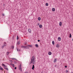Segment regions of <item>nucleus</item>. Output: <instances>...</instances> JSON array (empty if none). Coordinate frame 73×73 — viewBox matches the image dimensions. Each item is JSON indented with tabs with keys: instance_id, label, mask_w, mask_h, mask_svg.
<instances>
[{
	"instance_id": "nucleus-23",
	"label": "nucleus",
	"mask_w": 73,
	"mask_h": 73,
	"mask_svg": "<svg viewBox=\"0 0 73 73\" xmlns=\"http://www.w3.org/2000/svg\"><path fill=\"white\" fill-rule=\"evenodd\" d=\"M20 44V41H18L17 42V44L18 45H19Z\"/></svg>"
},
{
	"instance_id": "nucleus-26",
	"label": "nucleus",
	"mask_w": 73,
	"mask_h": 73,
	"mask_svg": "<svg viewBox=\"0 0 73 73\" xmlns=\"http://www.w3.org/2000/svg\"><path fill=\"white\" fill-rule=\"evenodd\" d=\"M4 45H3V46H2L1 47V48H2V49H3V48H4Z\"/></svg>"
},
{
	"instance_id": "nucleus-41",
	"label": "nucleus",
	"mask_w": 73,
	"mask_h": 73,
	"mask_svg": "<svg viewBox=\"0 0 73 73\" xmlns=\"http://www.w3.org/2000/svg\"><path fill=\"white\" fill-rule=\"evenodd\" d=\"M25 73H28V72H26Z\"/></svg>"
},
{
	"instance_id": "nucleus-8",
	"label": "nucleus",
	"mask_w": 73,
	"mask_h": 73,
	"mask_svg": "<svg viewBox=\"0 0 73 73\" xmlns=\"http://www.w3.org/2000/svg\"><path fill=\"white\" fill-rule=\"evenodd\" d=\"M59 25L60 27H61V26H62V22H60L59 23Z\"/></svg>"
},
{
	"instance_id": "nucleus-44",
	"label": "nucleus",
	"mask_w": 73,
	"mask_h": 73,
	"mask_svg": "<svg viewBox=\"0 0 73 73\" xmlns=\"http://www.w3.org/2000/svg\"><path fill=\"white\" fill-rule=\"evenodd\" d=\"M56 65H55V67H56Z\"/></svg>"
},
{
	"instance_id": "nucleus-30",
	"label": "nucleus",
	"mask_w": 73,
	"mask_h": 73,
	"mask_svg": "<svg viewBox=\"0 0 73 73\" xmlns=\"http://www.w3.org/2000/svg\"><path fill=\"white\" fill-rule=\"evenodd\" d=\"M17 40H19V36H17Z\"/></svg>"
},
{
	"instance_id": "nucleus-42",
	"label": "nucleus",
	"mask_w": 73,
	"mask_h": 73,
	"mask_svg": "<svg viewBox=\"0 0 73 73\" xmlns=\"http://www.w3.org/2000/svg\"><path fill=\"white\" fill-rule=\"evenodd\" d=\"M38 25H39V23H38Z\"/></svg>"
},
{
	"instance_id": "nucleus-35",
	"label": "nucleus",
	"mask_w": 73,
	"mask_h": 73,
	"mask_svg": "<svg viewBox=\"0 0 73 73\" xmlns=\"http://www.w3.org/2000/svg\"><path fill=\"white\" fill-rule=\"evenodd\" d=\"M38 42H40V40H38Z\"/></svg>"
},
{
	"instance_id": "nucleus-12",
	"label": "nucleus",
	"mask_w": 73,
	"mask_h": 73,
	"mask_svg": "<svg viewBox=\"0 0 73 73\" xmlns=\"http://www.w3.org/2000/svg\"><path fill=\"white\" fill-rule=\"evenodd\" d=\"M4 45L5 46L6 45H7V43H6V42H4Z\"/></svg>"
},
{
	"instance_id": "nucleus-3",
	"label": "nucleus",
	"mask_w": 73,
	"mask_h": 73,
	"mask_svg": "<svg viewBox=\"0 0 73 73\" xmlns=\"http://www.w3.org/2000/svg\"><path fill=\"white\" fill-rule=\"evenodd\" d=\"M29 46H28V45L27 46H25L24 49H29Z\"/></svg>"
},
{
	"instance_id": "nucleus-37",
	"label": "nucleus",
	"mask_w": 73,
	"mask_h": 73,
	"mask_svg": "<svg viewBox=\"0 0 73 73\" xmlns=\"http://www.w3.org/2000/svg\"><path fill=\"white\" fill-rule=\"evenodd\" d=\"M4 67H7V66L6 65H5V66H4Z\"/></svg>"
},
{
	"instance_id": "nucleus-39",
	"label": "nucleus",
	"mask_w": 73,
	"mask_h": 73,
	"mask_svg": "<svg viewBox=\"0 0 73 73\" xmlns=\"http://www.w3.org/2000/svg\"><path fill=\"white\" fill-rule=\"evenodd\" d=\"M68 70H66V73H68Z\"/></svg>"
},
{
	"instance_id": "nucleus-16",
	"label": "nucleus",
	"mask_w": 73,
	"mask_h": 73,
	"mask_svg": "<svg viewBox=\"0 0 73 73\" xmlns=\"http://www.w3.org/2000/svg\"><path fill=\"white\" fill-rule=\"evenodd\" d=\"M0 69L1 70H3V68H1V66L0 67Z\"/></svg>"
},
{
	"instance_id": "nucleus-17",
	"label": "nucleus",
	"mask_w": 73,
	"mask_h": 73,
	"mask_svg": "<svg viewBox=\"0 0 73 73\" xmlns=\"http://www.w3.org/2000/svg\"><path fill=\"white\" fill-rule=\"evenodd\" d=\"M4 68L5 69H6V70H8V68L4 67Z\"/></svg>"
},
{
	"instance_id": "nucleus-43",
	"label": "nucleus",
	"mask_w": 73,
	"mask_h": 73,
	"mask_svg": "<svg viewBox=\"0 0 73 73\" xmlns=\"http://www.w3.org/2000/svg\"><path fill=\"white\" fill-rule=\"evenodd\" d=\"M72 41H73V38L72 39Z\"/></svg>"
},
{
	"instance_id": "nucleus-15",
	"label": "nucleus",
	"mask_w": 73,
	"mask_h": 73,
	"mask_svg": "<svg viewBox=\"0 0 73 73\" xmlns=\"http://www.w3.org/2000/svg\"><path fill=\"white\" fill-rule=\"evenodd\" d=\"M35 46L36 48H38V45L37 44H35Z\"/></svg>"
},
{
	"instance_id": "nucleus-32",
	"label": "nucleus",
	"mask_w": 73,
	"mask_h": 73,
	"mask_svg": "<svg viewBox=\"0 0 73 73\" xmlns=\"http://www.w3.org/2000/svg\"><path fill=\"white\" fill-rule=\"evenodd\" d=\"M10 62H11L12 63L13 61H12V60H10Z\"/></svg>"
},
{
	"instance_id": "nucleus-14",
	"label": "nucleus",
	"mask_w": 73,
	"mask_h": 73,
	"mask_svg": "<svg viewBox=\"0 0 73 73\" xmlns=\"http://www.w3.org/2000/svg\"><path fill=\"white\" fill-rule=\"evenodd\" d=\"M38 20L39 21H40V20H41V18H40V17H39L38 18Z\"/></svg>"
},
{
	"instance_id": "nucleus-10",
	"label": "nucleus",
	"mask_w": 73,
	"mask_h": 73,
	"mask_svg": "<svg viewBox=\"0 0 73 73\" xmlns=\"http://www.w3.org/2000/svg\"><path fill=\"white\" fill-rule=\"evenodd\" d=\"M52 11L53 12H54V11H55V9H54V8H53L52 9Z\"/></svg>"
},
{
	"instance_id": "nucleus-4",
	"label": "nucleus",
	"mask_w": 73,
	"mask_h": 73,
	"mask_svg": "<svg viewBox=\"0 0 73 73\" xmlns=\"http://www.w3.org/2000/svg\"><path fill=\"white\" fill-rule=\"evenodd\" d=\"M28 32H29V33H31V29H28Z\"/></svg>"
},
{
	"instance_id": "nucleus-46",
	"label": "nucleus",
	"mask_w": 73,
	"mask_h": 73,
	"mask_svg": "<svg viewBox=\"0 0 73 73\" xmlns=\"http://www.w3.org/2000/svg\"><path fill=\"white\" fill-rule=\"evenodd\" d=\"M71 73H73V72H72Z\"/></svg>"
},
{
	"instance_id": "nucleus-27",
	"label": "nucleus",
	"mask_w": 73,
	"mask_h": 73,
	"mask_svg": "<svg viewBox=\"0 0 73 73\" xmlns=\"http://www.w3.org/2000/svg\"><path fill=\"white\" fill-rule=\"evenodd\" d=\"M48 3H46V6H48Z\"/></svg>"
},
{
	"instance_id": "nucleus-18",
	"label": "nucleus",
	"mask_w": 73,
	"mask_h": 73,
	"mask_svg": "<svg viewBox=\"0 0 73 73\" xmlns=\"http://www.w3.org/2000/svg\"><path fill=\"white\" fill-rule=\"evenodd\" d=\"M17 50L18 52H20V49L17 48Z\"/></svg>"
},
{
	"instance_id": "nucleus-25",
	"label": "nucleus",
	"mask_w": 73,
	"mask_h": 73,
	"mask_svg": "<svg viewBox=\"0 0 73 73\" xmlns=\"http://www.w3.org/2000/svg\"><path fill=\"white\" fill-rule=\"evenodd\" d=\"M28 46H29V47H32V45H28Z\"/></svg>"
},
{
	"instance_id": "nucleus-31",
	"label": "nucleus",
	"mask_w": 73,
	"mask_h": 73,
	"mask_svg": "<svg viewBox=\"0 0 73 73\" xmlns=\"http://www.w3.org/2000/svg\"><path fill=\"white\" fill-rule=\"evenodd\" d=\"M14 38H15V36H14V35H13V37H12V38H13V39H14Z\"/></svg>"
},
{
	"instance_id": "nucleus-22",
	"label": "nucleus",
	"mask_w": 73,
	"mask_h": 73,
	"mask_svg": "<svg viewBox=\"0 0 73 73\" xmlns=\"http://www.w3.org/2000/svg\"><path fill=\"white\" fill-rule=\"evenodd\" d=\"M11 48H12V49H14V46H12L11 47Z\"/></svg>"
},
{
	"instance_id": "nucleus-34",
	"label": "nucleus",
	"mask_w": 73,
	"mask_h": 73,
	"mask_svg": "<svg viewBox=\"0 0 73 73\" xmlns=\"http://www.w3.org/2000/svg\"><path fill=\"white\" fill-rule=\"evenodd\" d=\"M65 68H67V66H65Z\"/></svg>"
},
{
	"instance_id": "nucleus-9",
	"label": "nucleus",
	"mask_w": 73,
	"mask_h": 73,
	"mask_svg": "<svg viewBox=\"0 0 73 73\" xmlns=\"http://www.w3.org/2000/svg\"><path fill=\"white\" fill-rule=\"evenodd\" d=\"M35 68V65H33V67H32V69L33 70H34V68Z\"/></svg>"
},
{
	"instance_id": "nucleus-13",
	"label": "nucleus",
	"mask_w": 73,
	"mask_h": 73,
	"mask_svg": "<svg viewBox=\"0 0 73 73\" xmlns=\"http://www.w3.org/2000/svg\"><path fill=\"white\" fill-rule=\"evenodd\" d=\"M42 25H39V27L40 28H42Z\"/></svg>"
},
{
	"instance_id": "nucleus-20",
	"label": "nucleus",
	"mask_w": 73,
	"mask_h": 73,
	"mask_svg": "<svg viewBox=\"0 0 73 73\" xmlns=\"http://www.w3.org/2000/svg\"><path fill=\"white\" fill-rule=\"evenodd\" d=\"M69 37L70 38H71V37H72V35L70 33V34Z\"/></svg>"
},
{
	"instance_id": "nucleus-7",
	"label": "nucleus",
	"mask_w": 73,
	"mask_h": 73,
	"mask_svg": "<svg viewBox=\"0 0 73 73\" xmlns=\"http://www.w3.org/2000/svg\"><path fill=\"white\" fill-rule=\"evenodd\" d=\"M56 61H57V59L56 58L55 59L54 61V63H56Z\"/></svg>"
},
{
	"instance_id": "nucleus-28",
	"label": "nucleus",
	"mask_w": 73,
	"mask_h": 73,
	"mask_svg": "<svg viewBox=\"0 0 73 73\" xmlns=\"http://www.w3.org/2000/svg\"><path fill=\"white\" fill-rule=\"evenodd\" d=\"M2 66H5V64H2Z\"/></svg>"
},
{
	"instance_id": "nucleus-24",
	"label": "nucleus",
	"mask_w": 73,
	"mask_h": 73,
	"mask_svg": "<svg viewBox=\"0 0 73 73\" xmlns=\"http://www.w3.org/2000/svg\"><path fill=\"white\" fill-rule=\"evenodd\" d=\"M21 48H25V46H21Z\"/></svg>"
},
{
	"instance_id": "nucleus-6",
	"label": "nucleus",
	"mask_w": 73,
	"mask_h": 73,
	"mask_svg": "<svg viewBox=\"0 0 73 73\" xmlns=\"http://www.w3.org/2000/svg\"><path fill=\"white\" fill-rule=\"evenodd\" d=\"M56 46L57 48H59V46H60L59 44H57L56 45Z\"/></svg>"
},
{
	"instance_id": "nucleus-1",
	"label": "nucleus",
	"mask_w": 73,
	"mask_h": 73,
	"mask_svg": "<svg viewBox=\"0 0 73 73\" xmlns=\"http://www.w3.org/2000/svg\"><path fill=\"white\" fill-rule=\"evenodd\" d=\"M33 63V64H35L36 63V62L35 61V57L34 56H33L31 58V61L29 63V64L30 65L32 64V63Z\"/></svg>"
},
{
	"instance_id": "nucleus-38",
	"label": "nucleus",
	"mask_w": 73,
	"mask_h": 73,
	"mask_svg": "<svg viewBox=\"0 0 73 73\" xmlns=\"http://www.w3.org/2000/svg\"><path fill=\"white\" fill-rule=\"evenodd\" d=\"M17 69V67H16L15 68V69Z\"/></svg>"
},
{
	"instance_id": "nucleus-11",
	"label": "nucleus",
	"mask_w": 73,
	"mask_h": 73,
	"mask_svg": "<svg viewBox=\"0 0 73 73\" xmlns=\"http://www.w3.org/2000/svg\"><path fill=\"white\" fill-rule=\"evenodd\" d=\"M48 54L49 55H51L52 54V52H49Z\"/></svg>"
},
{
	"instance_id": "nucleus-5",
	"label": "nucleus",
	"mask_w": 73,
	"mask_h": 73,
	"mask_svg": "<svg viewBox=\"0 0 73 73\" xmlns=\"http://www.w3.org/2000/svg\"><path fill=\"white\" fill-rule=\"evenodd\" d=\"M58 41H60L61 40V37H58Z\"/></svg>"
},
{
	"instance_id": "nucleus-2",
	"label": "nucleus",
	"mask_w": 73,
	"mask_h": 73,
	"mask_svg": "<svg viewBox=\"0 0 73 73\" xmlns=\"http://www.w3.org/2000/svg\"><path fill=\"white\" fill-rule=\"evenodd\" d=\"M19 69L20 71L22 72V67H21V64L19 67Z\"/></svg>"
},
{
	"instance_id": "nucleus-40",
	"label": "nucleus",
	"mask_w": 73,
	"mask_h": 73,
	"mask_svg": "<svg viewBox=\"0 0 73 73\" xmlns=\"http://www.w3.org/2000/svg\"><path fill=\"white\" fill-rule=\"evenodd\" d=\"M2 15H3V16H4V14H3Z\"/></svg>"
},
{
	"instance_id": "nucleus-21",
	"label": "nucleus",
	"mask_w": 73,
	"mask_h": 73,
	"mask_svg": "<svg viewBox=\"0 0 73 73\" xmlns=\"http://www.w3.org/2000/svg\"><path fill=\"white\" fill-rule=\"evenodd\" d=\"M52 43L53 45H54V41H52Z\"/></svg>"
},
{
	"instance_id": "nucleus-36",
	"label": "nucleus",
	"mask_w": 73,
	"mask_h": 73,
	"mask_svg": "<svg viewBox=\"0 0 73 73\" xmlns=\"http://www.w3.org/2000/svg\"><path fill=\"white\" fill-rule=\"evenodd\" d=\"M11 60H15V59L14 58H11Z\"/></svg>"
},
{
	"instance_id": "nucleus-33",
	"label": "nucleus",
	"mask_w": 73,
	"mask_h": 73,
	"mask_svg": "<svg viewBox=\"0 0 73 73\" xmlns=\"http://www.w3.org/2000/svg\"><path fill=\"white\" fill-rule=\"evenodd\" d=\"M27 43L26 42L25 43V45H27Z\"/></svg>"
},
{
	"instance_id": "nucleus-29",
	"label": "nucleus",
	"mask_w": 73,
	"mask_h": 73,
	"mask_svg": "<svg viewBox=\"0 0 73 73\" xmlns=\"http://www.w3.org/2000/svg\"><path fill=\"white\" fill-rule=\"evenodd\" d=\"M7 55H8V54H9V52H7L6 53Z\"/></svg>"
},
{
	"instance_id": "nucleus-19",
	"label": "nucleus",
	"mask_w": 73,
	"mask_h": 73,
	"mask_svg": "<svg viewBox=\"0 0 73 73\" xmlns=\"http://www.w3.org/2000/svg\"><path fill=\"white\" fill-rule=\"evenodd\" d=\"M11 65H12V66H13V67H15V66H14V64H13L12 63H11Z\"/></svg>"
},
{
	"instance_id": "nucleus-45",
	"label": "nucleus",
	"mask_w": 73,
	"mask_h": 73,
	"mask_svg": "<svg viewBox=\"0 0 73 73\" xmlns=\"http://www.w3.org/2000/svg\"><path fill=\"white\" fill-rule=\"evenodd\" d=\"M42 72H43V71H42Z\"/></svg>"
}]
</instances>
